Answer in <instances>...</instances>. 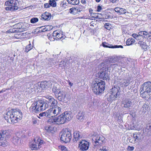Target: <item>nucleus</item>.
<instances>
[{
  "mask_svg": "<svg viewBox=\"0 0 151 151\" xmlns=\"http://www.w3.org/2000/svg\"><path fill=\"white\" fill-rule=\"evenodd\" d=\"M22 115L20 110L14 109L8 111L4 116V118L8 122L16 123L22 118Z\"/></svg>",
  "mask_w": 151,
  "mask_h": 151,
  "instance_id": "1",
  "label": "nucleus"
},
{
  "mask_svg": "<svg viewBox=\"0 0 151 151\" xmlns=\"http://www.w3.org/2000/svg\"><path fill=\"white\" fill-rule=\"evenodd\" d=\"M141 97L149 98L151 97V82H145L141 86L140 89Z\"/></svg>",
  "mask_w": 151,
  "mask_h": 151,
  "instance_id": "2",
  "label": "nucleus"
},
{
  "mask_svg": "<svg viewBox=\"0 0 151 151\" xmlns=\"http://www.w3.org/2000/svg\"><path fill=\"white\" fill-rule=\"evenodd\" d=\"M105 87V83L102 81L93 82L91 87L93 92L97 95L103 92L104 90Z\"/></svg>",
  "mask_w": 151,
  "mask_h": 151,
  "instance_id": "3",
  "label": "nucleus"
},
{
  "mask_svg": "<svg viewBox=\"0 0 151 151\" xmlns=\"http://www.w3.org/2000/svg\"><path fill=\"white\" fill-rule=\"evenodd\" d=\"M42 102L43 107H44V110H45L49 106L52 108L56 107L58 103L57 101L51 96L48 97L45 102L42 100Z\"/></svg>",
  "mask_w": 151,
  "mask_h": 151,
  "instance_id": "4",
  "label": "nucleus"
},
{
  "mask_svg": "<svg viewBox=\"0 0 151 151\" xmlns=\"http://www.w3.org/2000/svg\"><path fill=\"white\" fill-rule=\"evenodd\" d=\"M42 100H39L33 103L29 108L31 112L35 114L37 112L44 111Z\"/></svg>",
  "mask_w": 151,
  "mask_h": 151,
  "instance_id": "5",
  "label": "nucleus"
},
{
  "mask_svg": "<svg viewBox=\"0 0 151 151\" xmlns=\"http://www.w3.org/2000/svg\"><path fill=\"white\" fill-rule=\"evenodd\" d=\"M66 122L62 114L54 119H49L47 121L48 124L51 125L63 124Z\"/></svg>",
  "mask_w": 151,
  "mask_h": 151,
  "instance_id": "6",
  "label": "nucleus"
},
{
  "mask_svg": "<svg viewBox=\"0 0 151 151\" xmlns=\"http://www.w3.org/2000/svg\"><path fill=\"white\" fill-rule=\"evenodd\" d=\"M9 131L8 130H2L0 131V145L5 147L8 145L6 138L8 137Z\"/></svg>",
  "mask_w": 151,
  "mask_h": 151,
  "instance_id": "7",
  "label": "nucleus"
},
{
  "mask_svg": "<svg viewBox=\"0 0 151 151\" xmlns=\"http://www.w3.org/2000/svg\"><path fill=\"white\" fill-rule=\"evenodd\" d=\"M34 142L29 145V147L33 150H37L40 149L42 145L44 144V142L39 137H36L34 139Z\"/></svg>",
  "mask_w": 151,
  "mask_h": 151,
  "instance_id": "8",
  "label": "nucleus"
},
{
  "mask_svg": "<svg viewBox=\"0 0 151 151\" xmlns=\"http://www.w3.org/2000/svg\"><path fill=\"white\" fill-rule=\"evenodd\" d=\"M72 137L70 131L67 129L63 131L61 135L60 139L63 142L67 143L70 141Z\"/></svg>",
  "mask_w": 151,
  "mask_h": 151,
  "instance_id": "9",
  "label": "nucleus"
},
{
  "mask_svg": "<svg viewBox=\"0 0 151 151\" xmlns=\"http://www.w3.org/2000/svg\"><path fill=\"white\" fill-rule=\"evenodd\" d=\"M92 137L93 141L96 145H101L105 142V138L102 135L93 134Z\"/></svg>",
  "mask_w": 151,
  "mask_h": 151,
  "instance_id": "10",
  "label": "nucleus"
},
{
  "mask_svg": "<svg viewBox=\"0 0 151 151\" xmlns=\"http://www.w3.org/2000/svg\"><path fill=\"white\" fill-rule=\"evenodd\" d=\"M101 71L99 73V76L100 78L104 80H107L110 79L108 74V68L106 66L101 69Z\"/></svg>",
  "mask_w": 151,
  "mask_h": 151,
  "instance_id": "11",
  "label": "nucleus"
},
{
  "mask_svg": "<svg viewBox=\"0 0 151 151\" xmlns=\"http://www.w3.org/2000/svg\"><path fill=\"white\" fill-rule=\"evenodd\" d=\"M19 3L17 0H11V6L5 7L6 10H10L12 11L17 10L18 9Z\"/></svg>",
  "mask_w": 151,
  "mask_h": 151,
  "instance_id": "12",
  "label": "nucleus"
},
{
  "mask_svg": "<svg viewBox=\"0 0 151 151\" xmlns=\"http://www.w3.org/2000/svg\"><path fill=\"white\" fill-rule=\"evenodd\" d=\"M89 146L88 142L84 140H81L78 144V148L82 151H86L88 150Z\"/></svg>",
  "mask_w": 151,
  "mask_h": 151,
  "instance_id": "13",
  "label": "nucleus"
},
{
  "mask_svg": "<svg viewBox=\"0 0 151 151\" xmlns=\"http://www.w3.org/2000/svg\"><path fill=\"white\" fill-rule=\"evenodd\" d=\"M63 37V35L60 33L59 31L56 30L53 32L52 36L51 37L49 38V39L52 41L55 40H58L61 39Z\"/></svg>",
  "mask_w": 151,
  "mask_h": 151,
  "instance_id": "14",
  "label": "nucleus"
},
{
  "mask_svg": "<svg viewBox=\"0 0 151 151\" xmlns=\"http://www.w3.org/2000/svg\"><path fill=\"white\" fill-rule=\"evenodd\" d=\"M57 94L58 99L60 101L65 100L68 97L67 93L63 91H59Z\"/></svg>",
  "mask_w": 151,
  "mask_h": 151,
  "instance_id": "15",
  "label": "nucleus"
},
{
  "mask_svg": "<svg viewBox=\"0 0 151 151\" xmlns=\"http://www.w3.org/2000/svg\"><path fill=\"white\" fill-rule=\"evenodd\" d=\"M142 137V135L141 134L134 133L133 134V137L132 138V139H130V142L132 143L137 142L141 140Z\"/></svg>",
  "mask_w": 151,
  "mask_h": 151,
  "instance_id": "16",
  "label": "nucleus"
},
{
  "mask_svg": "<svg viewBox=\"0 0 151 151\" xmlns=\"http://www.w3.org/2000/svg\"><path fill=\"white\" fill-rule=\"evenodd\" d=\"M52 85V83L50 81H45L41 83L39 87L42 89H44L50 87Z\"/></svg>",
  "mask_w": 151,
  "mask_h": 151,
  "instance_id": "17",
  "label": "nucleus"
},
{
  "mask_svg": "<svg viewBox=\"0 0 151 151\" xmlns=\"http://www.w3.org/2000/svg\"><path fill=\"white\" fill-rule=\"evenodd\" d=\"M82 137L81 132L79 131H76L73 134V141L74 142H76L78 140L82 138Z\"/></svg>",
  "mask_w": 151,
  "mask_h": 151,
  "instance_id": "18",
  "label": "nucleus"
},
{
  "mask_svg": "<svg viewBox=\"0 0 151 151\" xmlns=\"http://www.w3.org/2000/svg\"><path fill=\"white\" fill-rule=\"evenodd\" d=\"M62 114L66 122L70 121L72 118V114L70 112H65Z\"/></svg>",
  "mask_w": 151,
  "mask_h": 151,
  "instance_id": "19",
  "label": "nucleus"
},
{
  "mask_svg": "<svg viewBox=\"0 0 151 151\" xmlns=\"http://www.w3.org/2000/svg\"><path fill=\"white\" fill-rule=\"evenodd\" d=\"M41 17L45 20H49L52 17L50 13L47 12H45L41 16Z\"/></svg>",
  "mask_w": 151,
  "mask_h": 151,
  "instance_id": "20",
  "label": "nucleus"
},
{
  "mask_svg": "<svg viewBox=\"0 0 151 151\" xmlns=\"http://www.w3.org/2000/svg\"><path fill=\"white\" fill-rule=\"evenodd\" d=\"M120 89V88L119 86L114 87L111 89L110 93L118 97L120 94V93L119 92Z\"/></svg>",
  "mask_w": 151,
  "mask_h": 151,
  "instance_id": "21",
  "label": "nucleus"
},
{
  "mask_svg": "<svg viewBox=\"0 0 151 151\" xmlns=\"http://www.w3.org/2000/svg\"><path fill=\"white\" fill-rule=\"evenodd\" d=\"M122 63L121 62H117L115 64H111L110 68H111L113 70H115V69H117V70L119 69V68H121Z\"/></svg>",
  "mask_w": 151,
  "mask_h": 151,
  "instance_id": "22",
  "label": "nucleus"
},
{
  "mask_svg": "<svg viewBox=\"0 0 151 151\" xmlns=\"http://www.w3.org/2000/svg\"><path fill=\"white\" fill-rule=\"evenodd\" d=\"M52 109L54 117L61 113V109L59 106H56L53 108H52Z\"/></svg>",
  "mask_w": 151,
  "mask_h": 151,
  "instance_id": "23",
  "label": "nucleus"
},
{
  "mask_svg": "<svg viewBox=\"0 0 151 151\" xmlns=\"http://www.w3.org/2000/svg\"><path fill=\"white\" fill-rule=\"evenodd\" d=\"M122 104L124 105V107L126 108H129L131 106L132 102L129 99H125L122 101Z\"/></svg>",
  "mask_w": 151,
  "mask_h": 151,
  "instance_id": "24",
  "label": "nucleus"
},
{
  "mask_svg": "<svg viewBox=\"0 0 151 151\" xmlns=\"http://www.w3.org/2000/svg\"><path fill=\"white\" fill-rule=\"evenodd\" d=\"M137 44L139 46L141 47L142 49L145 51L147 50L148 46L145 42L143 41H139L138 42Z\"/></svg>",
  "mask_w": 151,
  "mask_h": 151,
  "instance_id": "25",
  "label": "nucleus"
},
{
  "mask_svg": "<svg viewBox=\"0 0 151 151\" xmlns=\"http://www.w3.org/2000/svg\"><path fill=\"white\" fill-rule=\"evenodd\" d=\"M37 88V86L36 85H35L33 86L30 87L29 88H28L26 89V92L28 94H30L34 92L35 90V87ZM37 89V88H36Z\"/></svg>",
  "mask_w": 151,
  "mask_h": 151,
  "instance_id": "26",
  "label": "nucleus"
},
{
  "mask_svg": "<svg viewBox=\"0 0 151 151\" xmlns=\"http://www.w3.org/2000/svg\"><path fill=\"white\" fill-rule=\"evenodd\" d=\"M102 45L104 47H109L110 48H123V46L122 45H114V46H112L111 47L109 45H111L108 44L107 43H106L105 42H103L102 43Z\"/></svg>",
  "mask_w": 151,
  "mask_h": 151,
  "instance_id": "27",
  "label": "nucleus"
},
{
  "mask_svg": "<svg viewBox=\"0 0 151 151\" xmlns=\"http://www.w3.org/2000/svg\"><path fill=\"white\" fill-rule=\"evenodd\" d=\"M115 11L119 13V14H125L127 12V10L125 9L120 7H116L114 9Z\"/></svg>",
  "mask_w": 151,
  "mask_h": 151,
  "instance_id": "28",
  "label": "nucleus"
},
{
  "mask_svg": "<svg viewBox=\"0 0 151 151\" xmlns=\"http://www.w3.org/2000/svg\"><path fill=\"white\" fill-rule=\"evenodd\" d=\"M46 113V117L50 118L54 117V114L52 111V108L45 111Z\"/></svg>",
  "mask_w": 151,
  "mask_h": 151,
  "instance_id": "29",
  "label": "nucleus"
},
{
  "mask_svg": "<svg viewBox=\"0 0 151 151\" xmlns=\"http://www.w3.org/2000/svg\"><path fill=\"white\" fill-rule=\"evenodd\" d=\"M84 113L82 111L79 112L77 116V118L78 119L80 120L81 121H83L84 117Z\"/></svg>",
  "mask_w": 151,
  "mask_h": 151,
  "instance_id": "30",
  "label": "nucleus"
},
{
  "mask_svg": "<svg viewBox=\"0 0 151 151\" xmlns=\"http://www.w3.org/2000/svg\"><path fill=\"white\" fill-rule=\"evenodd\" d=\"M67 60L61 61L59 64V66L61 67L62 68H65L68 65V63Z\"/></svg>",
  "mask_w": 151,
  "mask_h": 151,
  "instance_id": "31",
  "label": "nucleus"
},
{
  "mask_svg": "<svg viewBox=\"0 0 151 151\" xmlns=\"http://www.w3.org/2000/svg\"><path fill=\"white\" fill-rule=\"evenodd\" d=\"M117 97L115 95L110 93L109 96L108 98V100L110 101H111L115 100Z\"/></svg>",
  "mask_w": 151,
  "mask_h": 151,
  "instance_id": "32",
  "label": "nucleus"
},
{
  "mask_svg": "<svg viewBox=\"0 0 151 151\" xmlns=\"http://www.w3.org/2000/svg\"><path fill=\"white\" fill-rule=\"evenodd\" d=\"M69 4V3L67 2L66 0H63L61 1L60 3V6L63 8V9H64L67 7Z\"/></svg>",
  "mask_w": 151,
  "mask_h": 151,
  "instance_id": "33",
  "label": "nucleus"
},
{
  "mask_svg": "<svg viewBox=\"0 0 151 151\" xmlns=\"http://www.w3.org/2000/svg\"><path fill=\"white\" fill-rule=\"evenodd\" d=\"M66 1L69 4L73 5L78 4L79 2V0H66Z\"/></svg>",
  "mask_w": 151,
  "mask_h": 151,
  "instance_id": "34",
  "label": "nucleus"
},
{
  "mask_svg": "<svg viewBox=\"0 0 151 151\" xmlns=\"http://www.w3.org/2000/svg\"><path fill=\"white\" fill-rule=\"evenodd\" d=\"M129 81L128 79H125L121 82V84L122 85V86H127L129 84Z\"/></svg>",
  "mask_w": 151,
  "mask_h": 151,
  "instance_id": "35",
  "label": "nucleus"
},
{
  "mask_svg": "<svg viewBox=\"0 0 151 151\" xmlns=\"http://www.w3.org/2000/svg\"><path fill=\"white\" fill-rule=\"evenodd\" d=\"M135 41V40L133 38H129L126 42V44L127 45H132Z\"/></svg>",
  "mask_w": 151,
  "mask_h": 151,
  "instance_id": "36",
  "label": "nucleus"
},
{
  "mask_svg": "<svg viewBox=\"0 0 151 151\" xmlns=\"http://www.w3.org/2000/svg\"><path fill=\"white\" fill-rule=\"evenodd\" d=\"M60 89L59 88L55 86H54L52 88V91L53 93L55 94H58L59 92Z\"/></svg>",
  "mask_w": 151,
  "mask_h": 151,
  "instance_id": "37",
  "label": "nucleus"
},
{
  "mask_svg": "<svg viewBox=\"0 0 151 151\" xmlns=\"http://www.w3.org/2000/svg\"><path fill=\"white\" fill-rule=\"evenodd\" d=\"M138 34L144 37L145 36L148 35L149 33L146 31H141L138 33Z\"/></svg>",
  "mask_w": 151,
  "mask_h": 151,
  "instance_id": "38",
  "label": "nucleus"
},
{
  "mask_svg": "<svg viewBox=\"0 0 151 151\" xmlns=\"http://www.w3.org/2000/svg\"><path fill=\"white\" fill-rule=\"evenodd\" d=\"M55 1V0H50L49 2V4L53 7H56V3Z\"/></svg>",
  "mask_w": 151,
  "mask_h": 151,
  "instance_id": "39",
  "label": "nucleus"
},
{
  "mask_svg": "<svg viewBox=\"0 0 151 151\" xmlns=\"http://www.w3.org/2000/svg\"><path fill=\"white\" fill-rule=\"evenodd\" d=\"M32 48V46L30 43L28 45L26 46L24 51V52H27L30 51Z\"/></svg>",
  "mask_w": 151,
  "mask_h": 151,
  "instance_id": "40",
  "label": "nucleus"
},
{
  "mask_svg": "<svg viewBox=\"0 0 151 151\" xmlns=\"http://www.w3.org/2000/svg\"><path fill=\"white\" fill-rule=\"evenodd\" d=\"M70 12L73 14H76L77 13L76 8H72L70 9Z\"/></svg>",
  "mask_w": 151,
  "mask_h": 151,
  "instance_id": "41",
  "label": "nucleus"
},
{
  "mask_svg": "<svg viewBox=\"0 0 151 151\" xmlns=\"http://www.w3.org/2000/svg\"><path fill=\"white\" fill-rule=\"evenodd\" d=\"M104 27L107 30H110L111 28V25L109 23H106L104 24Z\"/></svg>",
  "mask_w": 151,
  "mask_h": 151,
  "instance_id": "42",
  "label": "nucleus"
},
{
  "mask_svg": "<svg viewBox=\"0 0 151 151\" xmlns=\"http://www.w3.org/2000/svg\"><path fill=\"white\" fill-rule=\"evenodd\" d=\"M38 21V19L37 18L33 17L31 19L30 22L31 23H34L37 22Z\"/></svg>",
  "mask_w": 151,
  "mask_h": 151,
  "instance_id": "43",
  "label": "nucleus"
},
{
  "mask_svg": "<svg viewBox=\"0 0 151 151\" xmlns=\"http://www.w3.org/2000/svg\"><path fill=\"white\" fill-rule=\"evenodd\" d=\"M146 130L147 131H151V123H149L147 124L146 128Z\"/></svg>",
  "mask_w": 151,
  "mask_h": 151,
  "instance_id": "44",
  "label": "nucleus"
},
{
  "mask_svg": "<svg viewBox=\"0 0 151 151\" xmlns=\"http://www.w3.org/2000/svg\"><path fill=\"white\" fill-rule=\"evenodd\" d=\"M99 150H101L103 151H108V150L106 148V146H103L101 145Z\"/></svg>",
  "mask_w": 151,
  "mask_h": 151,
  "instance_id": "45",
  "label": "nucleus"
},
{
  "mask_svg": "<svg viewBox=\"0 0 151 151\" xmlns=\"http://www.w3.org/2000/svg\"><path fill=\"white\" fill-rule=\"evenodd\" d=\"M98 15L96 16V17H97L99 19H101L104 18V17L106 18H109V16H108L107 18H106V17H101L102 15L101 14L98 13L97 14Z\"/></svg>",
  "mask_w": 151,
  "mask_h": 151,
  "instance_id": "46",
  "label": "nucleus"
},
{
  "mask_svg": "<svg viewBox=\"0 0 151 151\" xmlns=\"http://www.w3.org/2000/svg\"><path fill=\"white\" fill-rule=\"evenodd\" d=\"M46 29L47 31H49L53 28V27L51 25H47L46 26Z\"/></svg>",
  "mask_w": 151,
  "mask_h": 151,
  "instance_id": "47",
  "label": "nucleus"
},
{
  "mask_svg": "<svg viewBox=\"0 0 151 151\" xmlns=\"http://www.w3.org/2000/svg\"><path fill=\"white\" fill-rule=\"evenodd\" d=\"M109 62L111 63H114L116 60V58H114V57H112L109 59Z\"/></svg>",
  "mask_w": 151,
  "mask_h": 151,
  "instance_id": "48",
  "label": "nucleus"
},
{
  "mask_svg": "<svg viewBox=\"0 0 151 151\" xmlns=\"http://www.w3.org/2000/svg\"><path fill=\"white\" fill-rule=\"evenodd\" d=\"M9 32L10 33H17V30L16 29L14 28L12 29H10L8 30Z\"/></svg>",
  "mask_w": 151,
  "mask_h": 151,
  "instance_id": "49",
  "label": "nucleus"
},
{
  "mask_svg": "<svg viewBox=\"0 0 151 151\" xmlns=\"http://www.w3.org/2000/svg\"><path fill=\"white\" fill-rule=\"evenodd\" d=\"M134 149V147L133 146L131 147L130 146H128L127 148V150L128 151H132Z\"/></svg>",
  "mask_w": 151,
  "mask_h": 151,
  "instance_id": "50",
  "label": "nucleus"
},
{
  "mask_svg": "<svg viewBox=\"0 0 151 151\" xmlns=\"http://www.w3.org/2000/svg\"><path fill=\"white\" fill-rule=\"evenodd\" d=\"M11 0L6 1L5 3V5L8 6H11Z\"/></svg>",
  "mask_w": 151,
  "mask_h": 151,
  "instance_id": "51",
  "label": "nucleus"
},
{
  "mask_svg": "<svg viewBox=\"0 0 151 151\" xmlns=\"http://www.w3.org/2000/svg\"><path fill=\"white\" fill-rule=\"evenodd\" d=\"M60 149L62 151H68L66 148L64 146H61Z\"/></svg>",
  "mask_w": 151,
  "mask_h": 151,
  "instance_id": "52",
  "label": "nucleus"
},
{
  "mask_svg": "<svg viewBox=\"0 0 151 151\" xmlns=\"http://www.w3.org/2000/svg\"><path fill=\"white\" fill-rule=\"evenodd\" d=\"M39 116H40L41 117H43V116H46V112H44L42 113H40L39 114Z\"/></svg>",
  "mask_w": 151,
  "mask_h": 151,
  "instance_id": "53",
  "label": "nucleus"
},
{
  "mask_svg": "<svg viewBox=\"0 0 151 151\" xmlns=\"http://www.w3.org/2000/svg\"><path fill=\"white\" fill-rule=\"evenodd\" d=\"M96 101H93L92 103H91L90 104L91 106L89 104H88L89 106L91 107L92 106V105L93 106H95L96 105Z\"/></svg>",
  "mask_w": 151,
  "mask_h": 151,
  "instance_id": "54",
  "label": "nucleus"
},
{
  "mask_svg": "<svg viewBox=\"0 0 151 151\" xmlns=\"http://www.w3.org/2000/svg\"><path fill=\"white\" fill-rule=\"evenodd\" d=\"M51 5L50 4L48 3H45L44 4V7L45 8H49Z\"/></svg>",
  "mask_w": 151,
  "mask_h": 151,
  "instance_id": "55",
  "label": "nucleus"
},
{
  "mask_svg": "<svg viewBox=\"0 0 151 151\" xmlns=\"http://www.w3.org/2000/svg\"><path fill=\"white\" fill-rule=\"evenodd\" d=\"M16 29L17 30V32H22L23 31V29H22V28H16Z\"/></svg>",
  "mask_w": 151,
  "mask_h": 151,
  "instance_id": "56",
  "label": "nucleus"
},
{
  "mask_svg": "<svg viewBox=\"0 0 151 151\" xmlns=\"http://www.w3.org/2000/svg\"><path fill=\"white\" fill-rule=\"evenodd\" d=\"M76 10L77 13H78V12H80L82 10V9L80 7H76Z\"/></svg>",
  "mask_w": 151,
  "mask_h": 151,
  "instance_id": "57",
  "label": "nucleus"
},
{
  "mask_svg": "<svg viewBox=\"0 0 151 151\" xmlns=\"http://www.w3.org/2000/svg\"><path fill=\"white\" fill-rule=\"evenodd\" d=\"M146 105H144L142 107V109L143 110V111L144 112H146V109H145L146 108Z\"/></svg>",
  "mask_w": 151,
  "mask_h": 151,
  "instance_id": "58",
  "label": "nucleus"
},
{
  "mask_svg": "<svg viewBox=\"0 0 151 151\" xmlns=\"http://www.w3.org/2000/svg\"><path fill=\"white\" fill-rule=\"evenodd\" d=\"M41 28H42V32H45V31H47V30L46 29V27H41Z\"/></svg>",
  "mask_w": 151,
  "mask_h": 151,
  "instance_id": "59",
  "label": "nucleus"
},
{
  "mask_svg": "<svg viewBox=\"0 0 151 151\" xmlns=\"http://www.w3.org/2000/svg\"><path fill=\"white\" fill-rule=\"evenodd\" d=\"M101 9H102V8H101V7L100 6H98V7H97V12H99Z\"/></svg>",
  "mask_w": 151,
  "mask_h": 151,
  "instance_id": "60",
  "label": "nucleus"
},
{
  "mask_svg": "<svg viewBox=\"0 0 151 151\" xmlns=\"http://www.w3.org/2000/svg\"><path fill=\"white\" fill-rule=\"evenodd\" d=\"M138 35V34H133L132 35V36L134 37V38L135 39H136V37H137V35Z\"/></svg>",
  "mask_w": 151,
  "mask_h": 151,
  "instance_id": "61",
  "label": "nucleus"
},
{
  "mask_svg": "<svg viewBox=\"0 0 151 151\" xmlns=\"http://www.w3.org/2000/svg\"><path fill=\"white\" fill-rule=\"evenodd\" d=\"M141 36L140 35H139L138 34V35H137V36L136 39L137 40H139L140 39V37Z\"/></svg>",
  "mask_w": 151,
  "mask_h": 151,
  "instance_id": "62",
  "label": "nucleus"
},
{
  "mask_svg": "<svg viewBox=\"0 0 151 151\" xmlns=\"http://www.w3.org/2000/svg\"><path fill=\"white\" fill-rule=\"evenodd\" d=\"M32 122L34 124H36L37 123V120L35 119H34L32 121Z\"/></svg>",
  "mask_w": 151,
  "mask_h": 151,
  "instance_id": "63",
  "label": "nucleus"
},
{
  "mask_svg": "<svg viewBox=\"0 0 151 151\" xmlns=\"http://www.w3.org/2000/svg\"><path fill=\"white\" fill-rule=\"evenodd\" d=\"M147 40L150 41L151 42V35H149Z\"/></svg>",
  "mask_w": 151,
  "mask_h": 151,
  "instance_id": "64",
  "label": "nucleus"
}]
</instances>
